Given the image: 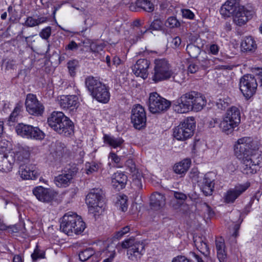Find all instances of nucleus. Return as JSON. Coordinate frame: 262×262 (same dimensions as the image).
Masks as SVG:
<instances>
[{"label": "nucleus", "instance_id": "603ef678", "mask_svg": "<svg viewBox=\"0 0 262 262\" xmlns=\"http://www.w3.org/2000/svg\"><path fill=\"white\" fill-rule=\"evenodd\" d=\"M202 208L204 211L207 213L208 217H211L213 216V211L206 203L202 204Z\"/></svg>", "mask_w": 262, "mask_h": 262}, {"label": "nucleus", "instance_id": "4be33fe9", "mask_svg": "<svg viewBox=\"0 0 262 262\" xmlns=\"http://www.w3.org/2000/svg\"><path fill=\"white\" fill-rule=\"evenodd\" d=\"M18 172L21 178L24 180H35L39 175L36 165L31 163L20 166Z\"/></svg>", "mask_w": 262, "mask_h": 262}, {"label": "nucleus", "instance_id": "393cba45", "mask_svg": "<svg viewBox=\"0 0 262 262\" xmlns=\"http://www.w3.org/2000/svg\"><path fill=\"white\" fill-rule=\"evenodd\" d=\"M193 238L194 246L196 249L204 255L206 259H208V256L210 255V250L205 238L194 235Z\"/></svg>", "mask_w": 262, "mask_h": 262}, {"label": "nucleus", "instance_id": "dca6fc26", "mask_svg": "<svg viewBox=\"0 0 262 262\" xmlns=\"http://www.w3.org/2000/svg\"><path fill=\"white\" fill-rule=\"evenodd\" d=\"M25 105L29 114L35 116H41L44 112V106L36 98L35 95L29 94L27 95Z\"/></svg>", "mask_w": 262, "mask_h": 262}, {"label": "nucleus", "instance_id": "f03ea898", "mask_svg": "<svg viewBox=\"0 0 262 262\" xmlns=\"http://www.w3.org/2000/svg\"><path fill=\"white\" fill-rule=\"evenodd\" d=\"M206 101L200 93L191 91L182 95L174 101V110L178 113H186L190 111L199 112L206 105Z\"/></svg>", "mask_w": 262, "mask_h": 262}, {"label": "nucleus", "instance_id": "f8f14e48", "mask_svg": "<svg viewBox=\"0 0 262 262\" xmlns=\"http://www.w3.org/2000/svg\"><path fill=\"white\" fill-rule=\"evenodd\" d=\"M148 105L151 113L159 114L166 111L171 105V102L154 92L149 95Z\"/></svg>", "mask_w": 262, "mask_h": 262}, {"label": "nucleus", "instance_id": "2eb2a0df", "mask_svg": "<svg viewBox=\"0 0 262 262\" xmlns=\"http://www.w3.org/2000/svg\"><path fill=\"white\" fill-rule=\"evenodd\" d=\"M131 122L137 129H142L146 127V114L144 108L140 104L133 106L130 115Z\"/></svg>", "mask_w": 262, "mask_h": 262}, {"label": "nucleus", "instance_id": "4468645a", "mask_svg": "<svg viewBox=\"0 0 262 262\" xmlns=\"http://www.w3.org/2000/svg\"><path fill=\"white\" fill-rule=\"evenodd\" d=\"M15 130L18 135L27 138L41 140L45 137V133L38 127L30 125L18 124Z\"/></svg>", "mask_w": 262, "mask_h": 262}, {"label": "nucleus", "instance_id": "412c9836", "mask_svg": "<svg viewBox=\"0 0 262 262\" xmlns=\"http://www.w3.org/2000/svg\"><path fill=\"white\" fill-rule=\"evenodd\" d=\"M249 184H239L234 188L229 189L225 193L224 199L225 202L232 203L235 200L249 187Z\"/></svg>", "mask_w": 262, "mask_h": 262}, {"label": "nucleus", "instance_id": "7ed1b4c3", "mask_svg": "<svg viewBox=\"0 0 262 262\" xmlns=\"http://www.w3.org/2000/svg\"><path fill=\"white\" fill-rule=\"evenodd\" d=\"M47 122L59 134L70 136L74 133L73 123L62 112H53L48 118Z\"/></svg>", "mask_w": 262, "mask_h": 262}, {"label": "nucleus", "instance_id": "052dcab7", "mask_svg": "<svg viewBox=\"0 0 262 262\" xmlns=\"http://www.w3.org/2000/svg\"><path fill=\"white\" fill-rule=\"evenodd\" d=\"M220 48L216 44H212L209 47V52L213 55H216L219 53Z\"/></svg>", "mask_w": 262, "mask_h": 262}, {"label": "nucleus", "instance_id": "a19ab883", "mask_svg": "<svg viewBox=\"0 0 262 262\" xmlns=\"http://www.w3.org/2000/svg\"><path fill=\"white\" fill-rule=\"evenodd\" d=\"M127 196L126 195L120 196L116 203L117 206L119 207L122 211L125 212L127 209Z\"/></svg>", "mask_w": 262, "mask_h": 262}, {"label": "nucleus", "instance_id": "3c124183", "mask_svg": "<svg viewBox=\"0 0 262 262\" xmlns=\"http://www.w3.org/2000/svg\"><path fill=\"white\" fill-rule=\"evenodd\" d=\"M79 45L74 40H71L65 47L66 51H74L78 49Z\"/></svg>", "mask_w": 262, "mask_h": 262}, {"label": "nucleus", "instance_id": "c756f323", "mask_svg": "<svg viewBox=\"0 0 262 262\" xmlns=\"http://www.w3.org/2000/svg\"><path fill=\"white\" fill-rule=\"evenodd\" d=\"M216 249L217 251V256L220 262H225L227 257L225 251V245L224 240L222 237L215 240Z\"/></svg>", "mask_w": 262, "mask_h": 262}, {"label": "nucleus", "instance_id": "4d7b16f0", "mask_svg": "<svg viewBox=\"0 0 262 262\" xmlns=\"http://www.w3.org/2000/svg\"><path fill=\"white\" fill-rule=\"evenodd\" d=\"M20 112V108L18 107H16L13 112L11 114L9 117V120L12 122H15L16 121V118L18 116L19 113Z\"/></svg>", "mask_w": 262, "mask_h": 262}, {"label": "nucleus", "instance_id": "58836bf2", "mask_svg": "<svg viewBox=\"0 0 262 262\" xmlns=\"http://www.w3.org/2000/svg\"><path fill=\"white\" fill-rule=\"evenodd\" d=\"M240 0H228L225 4H224L221 8V12L226 11H233L232 10V8L241 6L239 5V2Z\"/></svg>", "mask_w": 262, "mask_h": 262}, {"label": "nucleus", "instance_id": "37998d69", "mask_svg": "<svg viewBox=\"0 0 262 262\" xmlns=\"http://www.w3.org/2000/svg\"><path fill=\"white\" fill-rule=\"evenodd\" d=\"M165 25L167 27L173 28L179 27L180 23L177 20L176 17L171 16L167 18Z\"/></svg>", "mask_w": 262, "mask_h": 262}, {"label": "nucleus", "instance_id": "f704fd0d", "mask_svg": "<svg viewBox=\"0 0 262 262\" xmlns=\"http://www.w3.org/2000/svg\"><path fill=\"white\" fill-rule=\"evenodd\" d=\"M47 21V17L45 16H38L37 18L29 16L27 18L24 25L28 27H33L43 24Z\"/></svg>", "mask_w": 262, "mask_h": 262}, {"label": "nucleus", "instance_id": "c9c22d12", "mask_svg": "<svg viewBox=\"0 0 262 262\" xmlns=\"http://www.w3.org/2000/svg\"><path fill=\"white\" fill-rule=\"evenodd\" d=\"M97 255H95V251L92 248H88L81 251L79 253V259L82 261H85L91 258L92 260L96 259Z\"/></svg>", "mask_w": 262, "mask_h": 262}, {"label": "nucleus", "instance_id": "20e7f679", "mask_svg": "<svg viewBox=\"0 0 262 262\" xmlns=\"http://www.w3.org/2000/svg\"><path fill=\"white\" fill-rule=\"evenodd\" d=\"M85 85L91 96L98 101L106 103L110 98L107 86L93 76H89L85 79Z\"/></svg>", "mask_w": 262, "mask_h": 262}, {"label": "nucleus", "instance_id": "a211bd4d", "mask_svg": "<svg viewBox=\"0 0 262 262\" xmlns=\"http://www.w3.org/2000/svg\"><path fill=\"white\" fill-rule=\"evenodd\" d=\"M78 170V168L75 164L70 166L64 173L55 177V181L56 185L58 187H66L69 185L70 181L77 173Z\"/></svg>", "mask_w": 262, "mask_h": 262}, {"label": "nucleus", "instance_id": "5fc2aeb1", "mask_svg": "<svg viewBox=\"0 0 262 262\" xmlns=\"http://www.w3.org/2000/svg\"><path fill=\"white\" fill-rule=\"evenodd\" d=\"M68 236H75L82 234L84 230H60Z\"/></svg>", "mask_w": 262, "mask_h": 262}, {"label": "nucleus", "instance_id": "bb28decb", "mask_svg": "<svg viewBox=\"0 0 262 262\" xmlns=\"http://www.w3.org/2000/svg\"><path fill=\"white\" fill-rule=\"evenodd\" d=\"M165 202L164 195L160 193L155 192L150 196V205L154 209L158 210L163 207Z\"/></svg>", "mask_w": 262, "mask_h": 262}, {"label": "nucleus", "instance_id": "f3484780", "mask_svg": "<svg viewBox=\"0 0 262 262\" xmlns=\"http://www.w3.org/2000/svg\"><path fill=\"white\" fill-rule=\"evenodd\" d=\"M15 164V155L13 151L3 152L0 149V170L8 172L12 170Z\"/></svg>", "mask_w": 262, "mask_h": 262}, {"label": "nucleus", "instance_id": "a18cd8bd", "mask_svg": "<svg viewBox=\"0 0 262 262\" xmlns=\"http://www.w3.org/2000/svg\"><path fill=\"white\" fill-rule=\"evenodd\" d=\"M223 123V120L221 121L219 119L217 118H211L208 121V126L210 128L215 127L216 126H219L221 129L223 131V128L221 126V124Z\"/></svg>", "mask_w": 262, "mask_h": 262}, {"label": "nucleus", "instance_id": "39448f33", "mask_svg": "<svg viewBox=\"0 0 262 262\" xmlns=\"http://www.w3.org/2000/svg\"><path fill=\"white\" fill-rule=\"evenodd\" d=\"M154 63L152 79L155 82L169 79L172 76L171 66L167 60L165 58L156 59Z\"/></svg>", "mask_w": 262, "mask_h": 262}, {"label": "nucleus", "instance_id": "0e129e2a", "mask_svg": "<svg viewBox=\"0 0 262 262\" xmlns=\"http://www.w3.org/2000/svg\"><path fill=\"white\" fill-rule=\"evenodd\" d=\"M181 43V39L180 37L177 36L173 38L171 43L173 48H178Z\"/></svg>", "mask_w": 262, "mask_h": 262}, {"label": "nucleus", "instance_id": "c85d7f7f", "mask_svg": "<svg viewBox=\"0 0 262 262\" xmlns=\"http://www.w3.org/2000/svg\"><path fill=\"white\" fill-rule=\"evenodd\" d=\"M191 164V161L190 159H185L174 164L173 168V170L177 174H185L189 168Z\"/></svg>", "mask_w": 262, "mask_h": 262}, {"label": "nucleus", "instance_id": "72a5a7b5", "mask_svg": "<svg viewBox=\"0 0 262 262\" xmlns=\"http://www.w3.org/2000/svg\"><path fill=\"white\" fill-rule=\"evenodd\" d=\"M241 48L244 51H253L256 48V44L251 36L245 38L241 43Z\"/></svg>", "mask_w": 262, "mask_h": 262}, {"label": "nucleus", "instance_id": "774afa93", "mask_svg": "<svg viewBox=\"0 0 262 262\" xmlns=\"http://www.w3.org/2000/svg\"><path fill=\"white\" fill-rule=\"evenodd\" d=\"M127 233V232H123L122 230L118 231L116 232L115 235L114 236V238L117 239H120L124 234Z\"/></svg>", "mask_w": 262, "mask_h": 262}, {"label": "nucleus", "instance_id": "6ab92c4d", "mask_svg": "<svg viewBox=\"0 0 262 262\" xmlns=\"http://www.w3.org/2000/svg\"><path fill=\"white\" fill-rule=\"evenodd\" d=\"M33 193L39 201L45 203L51 202L57 195L53 190L42 186L34 188Z\"/></svg>", "mask_w": 262, "mask_h": 262}, {"label": "nucleus", "instance_id": "c03bdc74", "mask_svg": "<svg viewBox=\"0 0 262 262\" xmlns=\"http://www.w3.org/2000/svg\"><path fill=\"white\" fill-rule=\"evenodd\" d=\"M236 169V166L232 161L228 160L224 168V170L229 173L233 172Z\"/></svg>", "mask_w": 262, "mask_h": 262}, {"label": "nucleus", "instance_id": "6e6d98bb", "mask_svg": "<svg viewBox=\"0 0 262 262\" xmlns=\"http://www.w3.org/2000/svg\"><path fill=\"white\" fill-rule=\"evenodd\" d=\"M182 14L183 17L190 19L194 16L193 13L189 9H182Z\"/></svg>", "mask_w": 262, "mask_h": 262}, {"label": "nucleus", "instance_id": "e2e57ef3", "mask_svg": "<svg viewBox=\"0 0 262 262\" xmlns=\"http://www.w3.org/2000/svg\"><path fill=\"white\" fill-rule=\"evenodd\" d=\"M90 49L93 52H98L102 50V46L95 43H92L90 45Z\"/></svg>", "mask_w": 262, "mask_h": 262}, {"label": "nucleus", "instance_id": "4c0bfd02", "mask_svg": "<svg viewBox=\"0 0 262 262\" xmlns=\"http://www.w3.org/2000/svg\"><path fill=\"white\" fill-rule=\"evenodd\" d=\"M173 195L176 200L171 201V205L173 208L177 209L179 208L182 205V203H180L178 202V201L179 200L181 202L184 201L187 199V196L186 194L178 191H174Z\"/></svg>", "mask_w": 262, "mask_h": 262}, {"label": "nucleus", "instance_id": "6e6552de", "mask_svg": "<svg viewBox=\"0 0 262 262\" xmlns=\"http://www.w3.org/2000/svg\"><path fill=\"white\" fill-rule=\"evenodd\" d=\"M123 248L128 249L127 255L129 259L138 261L144 254L145 246L143 243L136 242L133 236L124 241L121 244Z\"/></svg>", "mask_w": 262, "mask_h": 262}, {"label": "nucleus", "instance_id": "680f3d73", "mask_svg": "<svg viewBox=\"0 0 262 262\" xmlns=\"http://www.w3.org/2000/svg\"><path fill=\"white\" fill-rule=\"evenodd\" d=\"M199 62L202 67L204 69L208 68L210 64V61L209 59L203 58L199 60Z\"/></svg>", "mask_w": 262, "mask_h": 262}, {"label": "nucleus", "instance_id": "1a4fd4ad", "mask_svg": "<svg viewBox=\"0 0 262 262\" xmlns=\"http://www.w3.org/2000/svg\"><path fill=\"white\" fill-rule=\"evenodd\" d=\"M105 195L103 191L99 188L92 189L85 198L86 204L89 211L92 213L98 212L102 207Z\"/></svg>", "mask_w": 262, "mask_h": 262}, {"label": "nucleus", "instance_id": "a878e982", "mask_svg": "<svg viewBox=\"0 0 262 262\" xmlns=\"http://www.w3.org/2000/svg\"><path fill=\"white\" fill-rule=\"evenodd\" d=\"M127 178L122 172L115 173L112 177V185L117 191H119L124 188Z\"/></svg>", "mask_w": 262, "mask_h": 262}, {"label": "nucleus", "instance_id": "9d476101", "mask_svg": "<svg viewBox=\"0 0 262 262\" xmlns=\"http://www.w3.org/2000/svg\"><path fill=\"white\" fill-rule=\"evenodd\" d=\"M86 227L81 217L72 212L66 213L60 220V229H85Z\"/></svg>", "mask_w": 262, "mask_h": 262}, {"label": "nucleus", "instance_id": "ea45409f", "mask_svg": "<svg viewBox=\"0 0 262 262\" xmlns=\"http://www.w3.org/2000/svg\"><path fill=\"white\" fill-rule=\"evenodd\" d=\"M186 51L191 58H196L201 53V49L193 45L189 44L187 46Z\"/></svg>", "mask_w": 262, "mask_h": 262}, {"label": "nucleus", "instance_id": "5701e85b", "mask_svg": "<svg viewBox=\"0 0 262 262\" xmlns=\"http://www.w3.org/2000/svg\"><path fill=\"white\" fill-rule=\"evenodd\" d=\"M149 64V61L146 59H138L133 68V72L137 76L145 79L148 77Z\"/></svg>", "mask_w": 262, "mask_h": 262}, {"label": "nucleus", "instance_id": "0eeeda50", "mask_svg": "<svg viewBox=\"0 0 262 262\" xmlns=\"http://www.w3.org/2000/svg\"><path fill=\"white\" fill-rule=\"evenodd\" d=\"M195 127L194 119L187 118L173 129V137L178 140H186L193 135Z\"/></svg>", "mask_w": 262, "mask_h": 262}, {"label": "nucleus", "instance_id": "f257e3e1", "mask_svg": "<svg viewBox=\"0 0 262 262\" xmlns=\"http://www.w3.org/2000/svg\"><path fill=\"white\" fill-rule=\"evenodd\" d=\"M256 146L250 137L239 139L234 146L235 156L242 159V172L249 175L256 172L260 162V155L255 151Z\"/></svg>", "mask_w": 262, "mask_h": 262}, {"label": "nucleus", "instance_id": "ddd939ff", "mask_svg": "<svg viewBox=\"0 0 262 262\" xmlns=\"http://www.w3.org/2000/svg\"><path fill=\"white\" fill-rule=\"evenodd\" d=\"M257 83L255 77L251 74H246L239 81V89L246 99H250L255 93Z\"/></svg>", "mask_w": 262, "mask_h": 262}, {"label": "nucleus", "instance_id": "e433bc0d", "mask_svg": "<svg viewBox=\"0 0 262 262\" xmlns=\"http://www.w3.org/2000/svg\"><path fill=\"white\" fill-rule=\"evenodd\" d=\"M136 6L148 12L154 11L155 9L154 4L148 0H137Z\"/></svg>", "mask_w": 262, "mask_h": 262}, {"label": "nucleus", "instance_id": "473e14b6", "mask_svg": "<svg viewBox=\"0 0 262 262\" xmlns=\"http://www.w3.org/2000/svg\"><path fill=\"white\" fill-rule=\"evenodd\" d=\"M51 148L52 152L55 155L56 158L62 157L67 150L65 145L59 141L53 143L51 145Z\"/></svg>", "mask_w": 262, "mask_h": 262}, {"label": "nucleus", "instance_id": "69168bd1", "mask_svg": "<svg viewBox=\"0 0 262 262\" xmlns=\"http://www.w3.org/2000/svg\"><path fill=\"white\" fill-rule=\"evenodd\" d=\"M109 158L116 163H119L120 161V158L114 152H110Z\"/></svg>", "mask_w": 262, "mask_h": 262}, {"label": "nucleus", "instance_id": "de8ad7c7", "mask_svg": "<svg viewBox=\"0 0 262 262\" xmlns=\"http://www.w3.org/2000/svg\"><path fill=\"white\" fill-rule=\"evenodd\" d=\"M51 34V27H47L43 29L39 33V36L43 39L48 40Z\"/></svg>", "mask_w": 262, "mask_h": 262}, {"label": "nucleus", "instance_id": "b1692460", "mask_svg": "<svg viewBox=\"0 0 262 262\" xmlns=\"http://www.w3.org/2000/svg\"><path fill=\"white\" fill-rule=\"evenodd\" d=\"M212 176V173H207L204 176L203 179L201 189L206 196L211 195L213 191L214 183Z\"/></svg>", "mask_w": 262, "mask_h": 262}, {"label": "nucleus", "instance_id": "8fccbe9b", "mask_svg": "<svg viewBox=\"0 0 262 262\" xmlns=\"http://www.w3.org/2000/svg\"><path fill=\"white\" fill-rule=\"evenodd\" d=\"M162 27V23L159 19H154L151 23L149 29L153 30H160Z\"/></svg>", "mask_w": 262, "mask_h": 262}, {"label": "nucleus", "instance_id": "2f4dec72", "mask_svg": "<svg viewBox=\"0 0 262 262\" xmlns=\"http://www.w3.org/2000/svg\"><path fill=\"white\" fill-rule=\"evenodd\" d=\"M129 164H131L130 171L133 173V184L136 185L139 189H141L142 185L141 183V174L136 168L135 164L133 163L132 160L128 161Z\"/></svg>", "mask_w": 262, "mask_h": 262}, {"label": "nucleus", "instance_id": "09e8293b", "mask_svg": "<svg viewBox=\"0 0 262 262\" xmlns=\"http://www.w3.org/2000/svg\"><path fill=\"white\" fill-rule=\"evenodd\" d=\"M228 99H220L216 103V105L219 109L221 110H225L229 105Z\"/></svg>", "mask_w": 262, "mask_h": 262}, {"label": "nucleus", "instance_id": "cd10ccee", "mask_svg": "<svg viewBox=\"0 0 262 262\" xmlns=\"http://www.w3.org/2000/svg\"><path fill=\"white\" fill-rule=\"evenodd\" d=\"M15 155V163L19 165V168L21 165L29 163L30 153L28 150L24 148L20 149Z\"/></svg>", "mask_w": 262, "mask_h": 262}, {"label": "nucleus", "instance_id": "864d4df0", "mask_svg": "<svg viewBox=\"0 0 262 262\" xmlns=\"http://www.w3.org/2000/svg\"><path fill=\"white\" fill-rule=\"evenodd\" d=\"M101 167V164L96 163L95 162H93L91 163V165L89 167V168L87 170L86 173L88 174L92 173L94 171H97L99 168Z\"/></svg>", "mask_w": 262, "mask_h": 262}, {"label": "nucleus", "instance_id": "79ce46f5", "mask_svg": "<svg viewBox=\"0 0 262 262\" xmlns=\"http://www.w3.org/2000/svg\"><path fill=\"white\" fill-rule=\"evenodd\" d=\"M45 252L39 249L38 245H36L33 253L31 255L33 261H36L39 258H45Z\"/></svg>", "mask_w": 262, "mask_h": 262}, {"label": "nucleus", "instance_id": "9b49d317", "mask_svg": "<svg viewBox=\"0 0 262 262\" xmlns=\"http://www.w3.org/2000/svg\"><path fill=\"white\" fill-rule=\"evenodd\" d=\"M231 10L221 12V13L225 16H229L232 15L234 23L238 26H242L245 25L251 18V11L247 10L243 6H241L232 9Z\"/></svg>", "mask_w": 262, "mask_h": 262}, {"label": "nucleus", "instance_id": "49530a36", "mask_svg": "<svg viewBox=\"0 0 262 262\" xmlns=\"http://www.w3.org/2000/svg\"><path fill=\"white\" fill-rule=\"evenodd\" d=\"M78 62L76 60L70 61L68 63V68L70 75L72 76H74L76 73V69Z\"/></svg>", "mask_w": 262, "mask_h": 262}, {"label": "nucleus", "instance_id": "423d86ee", "mask_svg": "<svg viewBox=\"0 0 262 262\" xmlns=\"http://www.w3.org/2000/svg\"><path fill=\"white\" fill-rule=\"evenodd\" d=\"M241 122V113L239 110L232 106L227 110L221 124L223 128V132L226 134L231 133L234 128L238 126Z\"/></svg>", "mask_w": 262, "mask_h": 262}, {"label": "nucleus", "instance_id": "7c9ffc66", "mask_svg": "<svg viewBox=\"0 0 262 262\" xmlns=\"http://www.w3.org/2000/svg\"><path fill=\"white\" fill-rule=\"evenodd\" d=\"M103 141L105 144L109 146L116 148L117 147L122 148L124 140L121 137H115L114 136L109 135H104L103 136Z\"/></svg>", "mask_w": 262, "mask_h": 262}, {"label": "nucleus", "instance_id": "13d9d810", "mask_svg": "<svg viewBox=\"0 0 262 262\" xmlns=\"http://www.w3.org/2000/svg\"><path fill=\"white\" fill-rule=\"evenodd\" d=\"M171 262H191V261L184 256L179 255L174 257Z\"/></svg>", "mask_w": 262, "mask_h": 262}, {"label": "nucleus", "instance_id": "338daca9", "mask_svg": "<svg viewBox=\"0 0 262 262\" xmlns=\"http://www.w3.org/2000/svg\"><path fill=\"white\" fill-rule=\"evenodd\" d=\"M194 257L198 262H208L209 260V256H208V259H206L204 256V259H203L198 255L194 254Z\"/></svg>", "mask_w": 262, "mask_h": 262}, {"label": "nucleus", "instance_id": "aec40b11", "mask_svg": "<svg viewBox=\"0 0 262 262\" xmlns=\"http://www.w3.org/2000/svg\"><path fill=\"white\" fill-rule=\"evenodd\" d=\"M79 104L78 98L76 95H62L59 100L60 107L72 113L76 111Z\"/></svg>", "mask_w": 262, "mask_h": 262}, {"label": "nucleus", "instance_id": "bf43d9fd", "mask_svg": "<svg viewBox=\"0 0 262 262\" xmlns=\"http://www.w3.org/2000/svg\"><path fill=\"white\" fill-rule=\"evenodd\" d=\"M199 70V67L195 63H191L188 67V72L193 74L196 73Z\"/></svg>", "mask_w": 262, "mask_h": 262}]
</instances>
